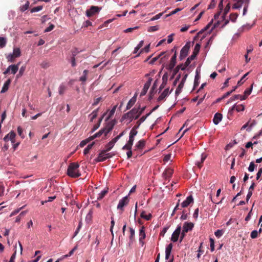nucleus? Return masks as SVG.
I'll list each match as a JSON object with an SVG mask.
<instances>
[{"label":"nucleus","mask_w":262,"mask_h":262,"mask_svg":"<svg viewBox=\"0 0 262 262\" xmlns=\"http://www.w3.org/2000/svg\"><path fill=\"white\" fill-rule=\"evenodd\" d=\"M79 165L78 163H71L67 169V174L71 178H78L81 174L79 171Z\"/></svg>","instance_id":"1"},{"label":"nucleus","mask_w":262,"mask_h":262,"mask_svg":"<svg viewBox=\"0 0 262 262\" xmlns=\"http://www.w3.org/2000/svg\"><path fill=\"white\" fill-rule=\"evenodd\" d=\"M136 129H137L135 128L134 127L132 129L129 133V140L128 141L127 143L123 146V150L132 149V147L134 141V137L138 133Z\"/></svg>","instance_id":"2"},{"label":"nucleus","mask_w":262,"mask_h":262,"mask_svg":"<svg viewBox=\"0 0 262 262\" xmlns=\"http://www.w3.org/2000/svg\"><path fill=\"white\" fill-rule=\"evenodd\" d=\"M190 47V43L187 42L186 45L182 48L180 51V59L183 60L185 58L188 54L189 49Z\"/></svg>","instance_id":"3"},{"label":"nucleus","mask_w":262,"mask_h":262,"mask_svg":"<svg viewBox=\"0 0 262 262\" xmlns=\"http://www.w3.org/2000/svg\"><path fill=\"white\" fill-rule=\"evenodd\" d=\"M234 4L233 5L232 9H238L242 8V6L245 5H249L250 0H232Z\"/></svg>","instance_id":"4"},{"label":"nucleus","mask_w":262,"mask_h":262,"mask_svg":"<svg viewBox=\"0 0 262 262\" xmlns=\"http://www.w3.org/2000/svg\"><path fill=\"white\" fill-rule=\"evenodd\" d=\"M20 62H18L17 64H12L9 66L7 69L3 72L4 75L8 74L10 71L12 74H15L16 73L18 70Z\"/></svg>","instance_id":"5"},{"label":"nucleus","mask_w":262,"mask_h":262,"mask_svg":"<svg viewBox=\"0 0 262 262\" xmlns=\"http://www.w3.org/2000/svg\"><path fill=\"white\" fill-rule=\"evenodd\" d=\"M181 226L180 225H178L176 228V229L174 231L173 233L172 234L171 241L173 242H176L178 241L179 237L180 235L181 231Z\"/></svg>","instance_id":"6"},{"label":"nucleus","mask_w":262,"mask_h":262,"mask_svg":"<svg viewBox=\"0 0 262 262\" xmlns=\"http://www.w3.org/2000/svg\"><path fill=\"white\" fill-rule=\"evenodd\" d=\"M129 202V199L128 196H125L121 199L117 206V209L123 211V207L127 205Z\"/></svg>","instance_id":"7"},{"label":"nucleus","mask_w":262,"mask_h":262,"mask_svg":"<svg viewBox=\"0 0 262 262\" xmlns=\"http://www.w3.org/2000/svg\"><path fill=\"white\" fill-rule=\"evenodd\" d=\"M116 124V120H113L107 123L106 126L103 128V130H104V135L106 136L107 134L110 132L113 128L114 125Z\"/></svg>","instance_id":"8"},{"label":"nucleus","mask_w":262,"mask_h":262,"mask_svg":"<svg viewBox=\"0 0 262 262\" xmlns=\"http://www.w3.org/2000/svg\"><path fill=\"white\" fill-rule=\"evenodd\" d=\"M139 236V243L141 245V246H143L144 244V242H143V240L146 237L145 227L144 226H142L141 227V228L140 229Z\"/></svg>","instance_id":"9"},{"label":"nucleus","mask_w":262,"mask_h":262,"mask_svg":"<svg viewBox=\"0 0 262 262\" xmlns=\"http://www.w3.org/2000/svg\"><path fill=\"white\" fill-rule=\"evenodd\" d=\"M15 136L16 134L13 131H11L5 136L4 138V140L6 142L10 140L12 143H14L15 142Z\"/></svg>","instance_id":"10"},{"label":"nucleus","mask_w":262,"mask_h":262,"mask_svg":"<svg viewBox=\"0 0 262 262\" xmlns=\"http://www.w3.org/2000/svg\"><path fill=\"white\" fill-rule=\"evenodd\" d=\"M100 10V9L96 6H92L89 10H88L86 12V15L88 17H91L96 13H98Z\"/></svg>","instance_id":"11"},{"label":"nucleus","mask_w":262,"mask_h":262,"mask_svg":"<svg viewBox=\"0 0 262 262\" xmlns=\"http://www.w3.org/2000/svg\"><path fill=\"white\" fill-rule=\"evenodd\" d=\"M194 227V224L191 222H185L183 224L182 230L184 232H188L189 231H191Z\"/></svg>","instance_id":"12"},{"label":"nucleus","mask_w":262,"mask_h":262,"mask_svg":"<svg viewBox=\"0 0 262 262\" xmlns=\"http://www.w3.org/2000/svg\"><path fill=\"white\" fill-rule=\"evenodd\" d=\"M173 172L172 169L170 168H167L163 173V177L165 180H169L170 178L172 176Z\"/></svg>","instance_id":"13"},{"label":"nucleus","mask_w":262,"mask_h":262,"mask_svg":"<svg viewBox=\"0 0 262 262\" xmlns=\"http://www.w3.org/2000/svg\"><path fill=\"white\" fill-rule=\"evenodd\" d=\"M176 58H177V53L176 52H175L174 55L172 56L170 63L167 66V69L169 70H171L173 69L176 63Z\"/></svg>","instance_id":"14"},{"label":"nucleus","mask_w":262,"mask_h":262,"mask_svg":"<svg viewBox=\"0 0 262 262\" xmlns=\"http://www.w3.org/2000/svg\"><path fill=\"white\" fill-rule=\"evenodd\" d=\"M134 113L133 111H130L124 114L121 118V121H123L125 119H129L130 120L129 122L132 121L133 119H135V117L132 114Z\"/></svg>","instance_id":"15"},{"label":"nucleus","mask_w":262,"mask_h":262,"mask_svg":"<svg viewBox=\"0 0 262 262\" xmlns=\"http://www.w3.org/2000/svg\"><path fill=\"white\" fill-rule=\"evenodd\" d=\"M193 203V199L192 195H189L187 197L186 200L183 202L181 204V207H188L191 203Z\"/></svg>","instance_id":"16"},{"label":"nucleus","mask_w":262,"mask_h":262,"mask_svg":"<svg viewBox=\"0 0 262 262\" xmlns=\"http://www.w3.org/2000/svg\"><path fill=\"white\" fill-rule=\"evenodd\" d=\"M151 114V112H149V113L147 114L145 116H143L140 119L137 121L136 125H135L133 127H134L136 129H137L139 127L141 124Z\"/></svg>","instance_id":"17"},{"label":"nucleus","mask_w":262,"mask_h":262,"mask_svg":"<svg viewBox=\"0 0 262 262\" xmlns=\"http://www.w3.org/2000/svg\"><path fill=\"white\" fill-rule=\"evenodd\" d=\"M106 152L102 150L98 155V157L95 160L96 162H103L106 160Z\"/></svg>","instance_id":"18"},{"label":"nucleus","mask_w":262,"mask_h":262,"mask_svg":"<svg viewBox=\"0 0 262 262\" xmlns=\"http://www.w3.org/2000/svg\"><path fill=\"white\" fill-rule=\"evenodd\" d=\"M223 118V115L220 113H216L215 114L213 119V122L214 124L217 125L221 121Z\"/></svg>","instance_id":"19"},{"label":"nucleus","mask_w":262,"mask_h":262,"mask_svg":"<svg viewBox=\"0 0 262 262\" xmlns=\"http://www.w3.org/2000/svg\"><path fill=\"white\" fill-rule=\"evenodd\" d=\"M117 105H114L110 111H109V110H107V112L104 113L102 117H103L108 112V116L106 118V120H109L114 115L117 108Z\"/></svg>","instance_id":"20"},{"label":"nucleus","mask_w":262,"mask_h":262,"mask_svg":"<svg viewBox=\"0 0 262 262\" xmlns=\"http://www.w3.org/2000/svg\"><path fill=\"white\" fill-rule=\"evenodd\" d=\"M139 110H140V105H139L138 106L136 105V107H134L132 110H130L133 111L134 112V113L132 114L135 117V119H138L141 116V115L139 114L140 112Z\"/></svg>","instance_id":"21"},{"label":"nucleus","mask_w":262,"mask_h":262,"mask_svg":"<svg viewBox=\"0 0 262 262\" xmlns=\"http://www.w3.org/2000/svg\"><path fill=\"white\" fill-rule=\"evenodd\" d=\"M196 56L192 54L190 56H189L186 60V62H185L184 66L183 68H181V70L184 71L185 70L187 67H188L191 61L195 59Z\"/></svg>","instance_id":"22"},{"label":"nucleus","mask_w":262,"mask_h":262,"mask_svg":"<svg viewBox=\"0 0 262 262\" xmlns=\"http://www.w3.org/2000/svg\"><path fill=\"white\" fill-rule=\"evenodd\" d=\"M169 94L168 89H165L162 94L159 96L158 98V101L160 102L163 100Z\"/></svg>","instance_id":"23"},{"label":"nucleus","mask_w":262,"mask_h":262,"mask_svg":"<svg viewBox=\"0 0 262 262\" xmlns=\"http://www.w3.org/2000/svg\"><path fill=\"white\" fill-rule=\"evenodd\" d=\"M116 143V142H115L113 139H112L105 145V149L103 150H104L106 152H107L111 150Z\"/></svg>","instance_id":"24"},{"label":"nucleus","mask_w":262,"mask_h":262,"mask_svg":"<svg viewBox=\"0 0 262 262\" xmlns=\"http://www.w3.org/2000/svg\"><path fill=\"white\" fill-rule=\"evenodd\" d=\"M136 96L137 94H135V96L128 102L126 105V110L130 109L134 105L136 101Z\"/></svg>","instance_id":"25"},{"label":"nucleus","mask_w":262,"mask_h":262,"mask_svg":"<svg viewBox=\"0 0 262 262\" xmlns=\"http://www.w3.org/2000/svg\"><path fill=\"white\" fill-rule=\"evenodd\" d=\"M240 99L241 100H243L245 99V97L241 95H235L234 96L231 97L227 103H230V102L235 101L236 100Z\"/></svg>","instance_id":"26"},{"label":"nucleus","mask_w":262,"mask_h":262,"mask_svg":"<svg viewBox=\"0 0 262 262\" xmlns=\"http://www.w3.org/2000/svg\"><path fill=\"white\" fill-rule=\"evenodd\" d=\"M11 80L10 79H9L5 82V83L2 89V90H1L2 93H5L8 90V88H9V85L11 83Z\"/></svg>","instance_id":"27"},{"label":"nucleus","mask_w":262,"mask_h":262,"mask_svg":"<svg viewBox=\"0 0 262 262\" xmlns=\"http://www.w3.org/2000/svg\"><path fill=\"white\" fill-rule=\"evenodd\" d=\"M145 145V141L144 140L139 141L136 144L135 147L137 149H142Z\"/></svg>","instance_id":"28"},{"label":"nucleus","mask_w":262,"mask_h":262,"mask_svg":"<svg viewBox=\"0 0 262 262\" xmlns=\"http://www.w3.org/2000/svg\"><path fill=\"white\" fill-rule=\"evenodd\" d=\"M149 83V82H146L144 84V87L141 92L140 96H144L146 94V93H147V92L150 86Z\"/></svg>","instance_id":"29"},{"label":"nucleus","mask_w":262,"mask_h":262,"mask_svg":"<svg viewBox=\"0 0 262 262\" xmlns=\"http://www.w3.org/2000/svg\"><path fill=\"white\" fill-rule=\"evenodd\" d=\"M167 78H168V76H167V73L164 74L162 77V80H163L162 83L161 84V85L160 86V90H161L165 87V86L167 83Z\"/></svg>","instance_id":"30"},{"label":"nucleus","mask_w":262,"mask_h":262,"mask_svg":"<svg viewBox=\"0 0 262 262\" xmlns=\"http://www.w3.org/2000/svg\"><path fill=\"white\" fill-rule=\"evenodd\" d=\"M141 217L146 221H149L151 220L152 215L150 213H149L148 214H146L145 211H142L141 215Z\"/></svg>","instance_id":"31"},{"label":"nucleus","mask_w":262,"mask_h":262,"mask_svg":"<svg viewBox=\"0 0 262 262\" xmlns=\"http://www.w3.org/2000/svg\"><path fill=\"white\" fill-rule=\"evenodd\" d=\"M89 73V71L84 70L83 72V75L79 78V80L82 82H84L87 80V75Z\"/></svg>","instance_id":"32"},{"label":"nucleus","mask_w":262,"mask_h":262,"mask_svg":"<svg viewBox=\"0 0 262 262\" xmlns=\"http://www.w3.org/2000/svg\"><path fill=\"white\" fill-rule=\"evenodd\" d=\"M206 155L205 154H202L201 156V160L200 161H198L196 163V165L199 168H201L202 167V163L204 162V160L206 158Z\"/></svg>","instance_id":"33"},{"label":"nucleus","mask_w":262,"mask_h":262,"mask_svg":"<svg viewBox=\"0 0 262 262\" xmlns=\"http://www.w3.org/2000/svg\"><path fill=\"white\" fill-rule=\"evenodd\" d=\"M104 134V130L101 129L98 133L90 137V140H94L96 138L100 137L102 134Z\"/></svg>","instance_id":"34"},{"label":"nucleus","mask_w":262,"mask_h":262,"mask_svg":"<svg viewBox=\"0 0 262 262\" xmlns=\"http://www.w3.org/2000/svg\"><path fill=\"white\" fill-rule=\"evenodd\" d=\"M201 48V45L199 43H196L194 47L193 53L192 54L196 56L199 54Z\"/></svg>","instance_id":"35"},{"label":"nucleus","mask_w":262,"mask_h":262,"mask_svg":"<svg viewBox=\"0 0 262 262\" xmlns=\"http://www.w3.org/2000/svg\"><path fill=\"white\" fill-rule=\"evenodd\" d=\"M12 54L15 57V58L19 57L21 55L20 49L18 48H14L13 49Z\"/></svg>","instance_id":"36"},{"label":"nucleus","mask_w":262,"mask_h":262,"mask_svg":"<svg viewBox=\"0 0 262 262\" xmlns=\"http://www.w3.org/2000/svg\"><path fill=\"white\" fill-rule=\"evenodd\" d=\"M94 144H95V142H93L91 144H89L87 146V147L83 150L84 155H86L89 152L90 150L92 149V148L93 147Z\"/></svg>","instance_id":"37"},{"label":"nucleus","mask_w":262,"mask_h":262,"mask_svg":"<svg viewBox=\"0 0 262 262\" xmlns=\"http://www.w3.org/2000/svg\"><path fill=\"white\" fill-rule=\"evenodd\" d=\"M98 108L94 110L90 115L91 121H93L97 116L98 113Z\"/></svg>","instance_id":"38"},{"label":"nucleus","mask_w":262,"mask_h":262,"mask_svg":"<svg viewBox=\"0 0 262 262\" xmlns=\"http://www.w3.org/2000/svg\"><path fill=\"white\" fill-rule=\"evenodd\" d=\"M184 86L183 81H181L179 84L176 91V95H178L182 91V89Z\"/></svg>","instance_id":"39"},{"label":"nucleus","mask_w":262,"mask_h":262,"mask_svg":"<svg viewBox=\"0 0 262 262\" xmlns=\"http://www.w3.org/2000/svg\"><path fill=\"white\" fill-rule=\"evenodd\" d=\"M253 84H252L251 86H250V88L246 89L245 91V92H244V95L243 96L245 97V99L251 94V93L252 92V88H253Z\"/></svg>","instance_id":"40"},{"label":"nucleus","mask_w":262,"mask_h":262,"mask_svg":"<svg viewBox=\"0 0 262 262\" xmlns=\"http://www.w3.org/2000/svg\"><path fill=\"white\" fill-rule=\"evenodd\" d=\"M157 80H156L154 82V83L150 90V97H149L150 99L152 98V95L154 94V92H155V89L157 88Z\"/></svg>","instance_id":"41"},{"label":"nucleus","mask_w":262,"mask_h":262,"mask_svg":"<svg viewBox=\"0 0 262 262\" xmlns=\"http://www.w3.org/2000/svg\"><path fill=\"white\" fill-rule=\"evenodd\" d=\"M92 140H90V137H89L88 138L85 139V140H82L80 144H79V146L80 147H84L88 143H89V142H90L91 141H92Z\"/></svg>","instance_id":"42"},{"label":"nucleus","mask_w":262,"mask_h":262,"mask_svg":"<svg viewBox=\"0 0 262 262\" xmlns=\"http://www.w3.org/2000/svg\"><path fill=\"white\" fill-rule=\"evenodd\" d=\"M129 232H130V235H129V239L130 241H132L134 239L135 235V230L132 228H129Z\"/></svg>","instance_id":"43"},{"label":"nucleus","mask_w":262,"mask_h":262,"mask_svg":"<svg viewBox=\"0 0 262 262\" xmlns=\"http://www.w3.org/2000/svg\"><path fill=\"white\" fill-rule=\"evenodd\" d=\"M29 6V2L27 1L26 4L20 7V10L21 12H24L27 10Z\"/></svg>","instance_id":"44"},{"label":"nucleus","mask_w":262,"mask_h":262,"mask_svg":"<svg viewBox=\"0 0 262 262\" xmlns=\"http://www.w3.org/2000/svg\"><path fill=\"white\" fill-rule=\"evenodd\" d=\"M237 16H238L237 13H231L230 15V19L232 22H235L237 19Z\"/></svg>","instance_id":"45"},{"label":"nucleus","mask_w":262,"mask_h":262,"mask_svg":"<svg viewBox=\"0 0 262 262\" xmlns=\"http://www.w3.org/2000/svg\"><path fill=\"white\" fill-rule=\"evenodd\" d=\"M249 74V72L246 73L237 82V86L241 85L245 81V78Z\"/></svg>","instance_id":"46"},{"label":"nucleus","mask_w":262,"mask_h":262,"mask_svg":"<svg viewBox=\"0 0 262 262\" xmlns=\"http://www.w3.org/2000/svg\"><path fill=\"white\" fill-rule=\"evenodd\" d=\"M15 57L12 54V53H10L7 56V59L8 61L13 62L14 61Z\"/></svg>","instance_id":"47"},{"label":"nucleus","mask_w":262,"mask_h":262,"mask_svg":"<svg viewBox=\"0 0 262 262\" xmlns=\"http://www.w3.org/2000/svg\"><path fill=\"white\" fill-rule=\"evenodd\" d=\"M149 48H150V44L148 45L147 46H146L145 48H144L143 49H142L140 52V53L136 56H139L140 55V54L142 53H143V52H145L146 53H147L149 52Z\"/></svg>","instance_id":"48"},{"label":"nucleus","mask_w":262,"mask_h":262,"mask_svg":"<svg viewBox=\"0 0 262 262\" xmlns=\"http://www.w3.org/2000/svg\"><path fill=\"white\" fill-rule=\"evenodd\" d=\"M6 44V39L5 38L0 37V48H4Z\"/></svg>","instance_id":"49"},{"label":"nucleus","mask_w":262,"mask_h":262,"mask_svg":"<svg viewBox=\"0 0 262 262\" xmlns=\"http://www.w3.org/2000/svg\"><path fill=\"white\" fill-rule=\"evenodd\" d=\"M42 8H43V7L42 6H37V7H34V8H32L31 9L30 11L31 13H34V12H38V11L41 10L42 9Z\"/></svg>","instance_id":"50"},{"label":"nucleus","mask_w":262,"mask_h":262,"mask_svg":"<svg viewBox=\"0 0 262 262\" xmlns=\"http://www.w3.org/2000/svg\"><path fill=\"white\" fill-rule=\"evenodd\" d=\"M144 41L143 40H141L137 46L135 48L134 53H136L138 50L143 46Z\"/></svg>","instance_id":"51"},{"label":"nucleus","mask_w":262,"mask_h":262,"mask_svg":"<svg viewBox=\"0 0 262 262\" xmlns=\"http://www.w3.org/2000/svg\"><path fill=\"white\" fill-rule=\"evenodd\" d=\"M40 66H41V68H42L43 69H47L50 67V64L49 62H48L47 61H43L41 63Z\"/></svg>","instance_id":"52"},{"label":"nucleus","mask_w":262,"mask_h":262,"mask_svg":"<svg viewBox=\"0 0 262 262\" xmlns=\"http://www.w3.org/2000/svg\"><path fill=\"white\" fill-rule=\"evenodd\" d=\"M107 193V190H102L99 194V196L98 197V200H101L102 199L105 195Z\"/></svg>","instance_id":"53"},{"label":"nucleus","mask_w":262,"mask_h":262,"mask_svg":"<svg viewBox=\"0 0 262 262\" xmlns=\"http://www.w3.org/2000/svg\"><path fill=\"white\" fill-rule=\"evenodd\" d=\"M103 119V117H102L99 121V122L96 124H95L92 128V132H93L95 131L97 129L99 128L100 126V122H101L102 120Z\"/></svg>","instance_id":"54"},{"label":"nucleus","mask_w":262,"mask_h":262,"mask_svg":"<svg viewBox=\"0 0 262 262\" xmlns=\"http://www.w3.org/2000/svg\"><path fill=\"white\" fill-rule=\"evenodd\" d=\"M164 54V52L161 53L158 56L153 58L150 61V64H154L156 61H157L162 55Z\"/></svg>","instance_id":"55"},{"label":"nucleus","mask_w":262,"mask_h":262,"mask_svg":"<svg viewBox=\"0 0 262 262\" xmlns=\"http://www.w3.org/2000/svg\"><path fill=\"white\" fill-rule=\"evenodd\" d=\"M77 55L76 53H73V56L71 58V64L73 67H74L76 66V63L75 61V56Z\"/></svg>","instance_id":"56"},{"label":"nucleus","mask_w":262,"mask_h":262,"mask_svg":"<svg viewBox=\"0 0 262 262\" xmlns=\"http://www.w3.org/2000/svg\"><path fill=\"white\" fill-rule=\"evenodd\" d=\"M66 87L63 85H60L59 88V94L62 95L64 94Z\"/></svg>","instance_id":"57"},{"label":"nucleus","mask_w":262,"mask_h":262,"mask_svg":"<svg viewBox=\"0 0 262 262\" xmlns=\"http://www.w3.org/2000/svg\"><path fill=\"white\" fill-rule=\"evenodd\" d=\"M245 110V106L243 104L236 105V111L238 112L241 111H244Z\"/></svg>","instance_id":"58"},{"label":"nucleus","mask_w":262,"mask_h":262,"mask_svg":"<svg viewBox=\"0 0 262 262\" xmlns=\"http://www.w3.org/2000/svg\"><path fill=\"white\" fill-rule=\"evenodd\" d=\"M223 233L224 232L222 230H217L215 232L214 234L217 238H220L223 235Z\"/></svg>","instance_id":"59"},{"label":"nucleus","mask_w":262,"mask_h":262,"mask_svg":"<svg viewBox=\"0 0 262 262\" xmlns=\"http://www.w3.org/2000/svg\"><path fill=\"white\" fill-rule=\"evenodd\" d=\"M159 29V27L158 26H151L148 28V32H154L158 30Z\"/></svg>","instance_id":"60"},{"label":"nucleus","mask_w":262,"mask_h":262,"mask_svg":"<svg viewBox=\"0 0 262 262\" xmlns=\"http://www.w3.org/2000/svg\"><path fill=\"white\" fill-rule=\"evenodd\" d=\"M182 9H181V8H177V9H176L174 10H173V11H171V12L170 13H169L168 14H167V15H166V17H167L170 16H171V15H173V14H174L177 13V12H179V11H181V10H182Z\"/></svg>","instance_id":"61"},{"label":"nucleus","mask_w":262,"mask_h":262,"mask_svg":"<svg viewBox=\"0 0 262 262\" xmlns=\"http://www.w3.org/2000/svg\"><path fill=\"white\" fill-rule=\"evenodd\" d=\"M250 236L252 238H255L258 236V231L257 230H253L251 232Z\"/></svg>","instance_id":"62"},{"label":"nucleus","mask_w":262,"mask_h":262,"mask_svg":"<svg viewBox=\"0 0 262 262\" xmlns=\"http://www.w3.org/2000/svg\"><path fill=\"white\" fill-rule=\"evenodd\" d=\"M255 164L253 162H251L250 163V165L248 167V170L250 171V172H252L254 171V168H255Z\"/></svg>","instance_id":"63"},{"label":"nucleus","mask_w":262,"mask_h":262,"mask_svg":"<svg viewBox=\"0 0 262 262\" xmlns=\"http://www.w3.org/2000/svg\"><path fill=\"white\" fill-rule=\"evenodd\" d=\"M125 132L124 130L119 135L113 139V140L116 142L122 136L125 134Z\"/></svg>","instance_id":"64"}]
</instances>
